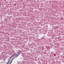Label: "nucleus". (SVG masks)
I'll use <instances>...</instances> for the list:
<instances>
[{"label":"nucleus","instance_id":"f257e3e1","mask_svg":"<svg viewBox=\"0 0 64 64\" xmlns=\"http://www.w3.org/2000/svg\"><path fill=\"white\" fill-rule=\"evenodd\" d=\"M10 62V60H8L6 64H11V63H12V62L11 61V62Z\"/></svg>","mask_w":64,"mask_h":64},{"label":"nucleus","instance_id":"0eeeda50","mask_svg":"<svg viewBox=\"0 0 64 64\" xmlns=\"http://www.w3.org/2000/svg\"><path fill=\"white\" fill-rule=\"evenodd\" d=\"M14 6H16V4H14Z\"/></svg>","mask_w":64,"mask_h":64},{"label":"nucleus","instance_id":"f03ea898","mask_svg":"<svg viewBox=\"0 0 64 64\" xmlns=\"http://www.w3.org/2000/svg\"><path fill=\"white\" fill-rule=\"evenodd\" d=\"M21 52L20 51L18 52L17 54L19 55L21 54Z\"/></svg>","mask_w":64,"mask_h":64},{"label":"nucleus","instance_id":"423d86ee","mask_svg":"<svg viewBox=\"0 0 64 64\" xmlns=\"http://www.w3.org/2000/svg\"><path fill=\"white\" fill-rule=\"evenodd\" d=\"M14 59V58H12V60H13Z\"/></svg>","mask_w":64,"mask_h":64},{"label":"nucleus","instance_id":"7ed1b4c3","mask_svg":"<svg viewBox=\"0 0 64 64\" xmlns=\"http://www.w3.org/2000/svg\"><path fill=\"white\" fill-rule=\"evenodd\" d=\"M16 54V53H15L14 54H13V55H12L10 58V59H11V58H12V57H13V56H14V55H15V54Z\"/></svg>","mask_w":64,"mask_h":64},{"label":"nucleus","instance_id":"39448f33","mask_svg":"<svg viewBox=\"0 0 64 64\" xmlns=\"http://www.w3.org/2000/svg\"><path fill=\"white\" fill-rule=\"evenodd\" d=\"M18 56H19V55L18 54H16L15 55V57L16 58H17V57Z\"/></svg>","mask_w":64,"mask_h":64},{"label":"nucleus","instance_id":"20e7f679","mask_svg":"<svg viewBox=\"0 0 64 64\" xmlns=\"http://www.w3.org/2000/svg\"><path fill=\"white\" fill-rule=\"evenodd\" d=\"M16 54V53H15L14 54H13V55H12L10 58V59H11V58H12V57H13V56H14V55H15V54Z\"/></svg>","mask_w":64,"mask_h":64}]
</instances>
